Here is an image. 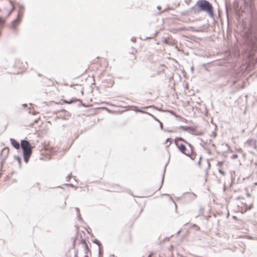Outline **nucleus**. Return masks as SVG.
Here are the masks:
<instances>
[{
	"instance_id": "nucleus-1",
	"label": "nucleus",
	"mask_w": 257,
	"mask_h": 257,
	"mask_svg": "<svg viewBox=\"0 0 257 257\" xmlns=\"http://www.w3.org/2000/svg\"><path fill=\"white\" fill-rule=\"evenodd\" d=\"M244 39L246 45L245 56L250 61H253L254 55L257 51V34L252 32L247 33Z\"/></svg>"
},
{
	"instance_id": "nucleus-2",
	"label": "nucleus",
	"mask_w": 257,
	"mask_h": 257,
	"mask_svg": "<svg viewBox=\"0 0 257 257\" xmlns=\"http://www.w3.org/2000/svg\"><path fill=\"white\" fill-rule=\"evenodd\" d=\"M196 5L199 8L200 11L206 12L211 17L214 16L212 5L206 0H198Z\"/></svg>"
},
{
	"instance_id": "nucleus-3",
	"label": "nucleus",
	"mask_w": 257,
	"mask_h": 257,
	"mask_svg": "<svg viewBox=\"0 0 257 257\" xmlns=\"http://www.w3.org/2000/svg\"><path fill=\"white\" fill-rule=\"evenodd\" d=\"M23 154L24 160L27 163L32 154V147L23 150Z\"/></svg>"
},
{
	"instance_id": "nucleus-4",
	"label": "nucleus",
	"mask_w": 257,
	"mask_h": 257,
	"mask_svg": "<svg viewBox=\"0 0 257 257\" xmlns=\"http://www.w3.org/2000/svg\"><path fill=\"white\" fill-rule=\"evenodd\" d=\"M9 153V149L8 147L4 148L1 153V158L2 160V164H3L4 161L7 158Z\"/></svg>"
},
{
	"instance_id": "nucleus-5",
	"label": "nucleus",
	"mask_w": 257,
	"mask_h": 257,
	"mask_svg": "<svg viewBox=\"0 0 257 257\" xmlns=\"http://www.w3.org/2000/svg\"><path fill=\"white\" fill-rule=\"evenodd\" d=\"M21 147L22 150H24L25 149H28L32 147L31 143L25 140H23L21 141Z\"/></svg>"
},
{
	"instance_id": "nucleus-6",
	"label": "nucleus",
	"mask_w": 257,
	"mask_h": 257,
	"mask_svg": "<svg viewBox=\"0 0 257 257\" xmlns=\"http://www.w3.org/2000/svg\"><path fill=\"white\" fill-rule=\"evenodd\" d=\"M177 146L179 149V150L181 152L182 154H184L185 155L187 156H190V153H186L185 151L186 150V148L185 146L183 144H181L180 145H177Z\"/></svg>"
},
{
	"instance_id": "nucleus-7",
	"label": "nucleus",
	"mask_w": 257,
	"mask_h": 257,
	"mask_svg": "<svg viewBox=\"0 0 257 257\" xmlns=\"http://www.w3.org/2000/svg\"><path fill=\"white\" fill-rule=\"evenodd\" d=\"M10 142L12 145L16 149H19L20 147V145L15 139L11 138Z\"/></svg>"
},
{
	"instance_id": "nucleus-8",
	"label": "nucleus",
	"mask_w": 257,
	"mask_h": 257,
	"mask_svg": "<svg viewBox=\"0 0 257 257\" xmlns=\"http://www.w3.org/2000/svg\"><path fill=\"white\" fill-rule=\"evenodd\" d=\"M246 143L248 144L249 146L253 148V149H255L256 146V141L254 139H248Z\"/></svg>"
},
{
	"instance_id": "nucleus-9",
	"label": "nucleus",
	"mask_w": 257,
	"mask_h": 257,
	"mask_svg": "<svg viewBox=\"0 0 257 257\" xmlns=\"http://www.w3.org/2000/svg\"><path fill=\"white\" fill-rule=\"evenodd\" d=\"M183 130L186 131H191L194 133V134L196 132V129L193 126H182Z\"/></svg>"
},
{
	"instance_id": "nucleus-10",
	"label": "nucleus",
	"mask_w": 257,
	"mask_h": 257,
	"mask_svg": "<svg viewBox=\"0 0 257 257\" xmlns=\"http://www.w3.org/2000/svg\"><path fill=\"white\" fill-rule=\"evenodd\" d=\"M81 242H82V243L84 244V252H85V253H87L90 251L88 245L86 243L84 239H82L81 240Z\"/></svg>"
},
{
	"instance_id": "nucleus-11",
	"label": "nucleus",
	"mask_w": 257,
	"mask_h": 257,
	"mask_svg": "<svg viewBox=\"0 0 257 257\" xmlns=\"http://www.w3.org/2000/svg\"><path fill=\"white\" fill-rule=\"evenodd\" d=\"M132 108H133V110L136 112H141V113H148L146 111L141 110L137 106H132Z\"/></svg>"
},
{
	"instance_id": "nucleus-12",
	"label": "nucleus",
	"mask_w": 257,
	"mask_h": 257,
	"mask_svg": "<svg viewBox=\"0 0 257 257\" xmlns=\"http://www.w3.org/2000/svg\"><path fill=\"white\" fill-rule=\"evenodd\" d=\"M244 205H245L244 212H246L247 210H251L253 208L252 204H250L249 205L245 204Z\"/></svg>"
},
{
	"instance_id": "nucleus-13",
	"label": "nucleus",
	"mask_w": 257,
	"mask_h": 257,
	"mask_svg": "<svg viewBox=\"0 0 257 257\" xmlns=\"http://www.w3.org/2000/svg\"><path fill=\"white\" fill-rule=\"evenodd\" d=\"M63 111L65 113L63 117L60 116V117H62L63 119H67L68 117L70 116L71 114L68 111H67L66 110H63Z\"/></svg>"
},
{
	"instance_id": "nucleus-14",
	"label": "nucleus",
	"mask_w": 257,
	"mask_h": 257,
	"mask_svg": "<svg viewBox=\"0 0 257 257\" xmlns=\"http://www.w3.org/2000/svg\"><path fill=\"white\" fill-rule=\"evenodd\" d=\"M178 141H182V142H184L185 143V142H187L186 141H185L183 138H181V137H178V138H176L175 140H174V142H175V143L176 144V145H178L177 144V142Z\"/></svg>"
},
{
	"instance_id": "nucleus-15",
	"label": "nucleus",
	"mask_w": 257,
	"mask_h": 257,
	"mask_svg": "<svg viewBox=\"0 0 257 257\" xmlns=\"http://www.w3.org/2000/svg\"><path fill=\"white\" fill-rule=\"evenodd\" d=\"M93 242L96 244L98 246V252H99V253H100V245L101 244L100 241L97 239H94L93 240Z\"/></svg>"
},
{
	"instance_id": "nucleus-16",
	"label": "nucleus",
	"mask_w": 257,
	"mask_h": 257,
	"mask_svg": "<svg viewBox=\"0 0 257 257\" xmlns=\"http://www.w3.org/2000/svg\"><path fill=\"white\" fill-rule=\"evenodd\" d=\"M14 159L15 160H17L18 162L19 166H20V167H21V157L18 156H15Z\"/></svg>"
},
{
	"instance_id": "nucleus-17",
	"label": "nucleus",
	"mask_w": 257,
	"mask_h": 257,
	"mask_svg": "<svg viewBox=\"0 0 257 257\" xmlns=\"http://www.w3.org/2000/svg\"><path fill=\"white\" fill-rule=\"evenodd\" d=\"M166 165H166L165 166V168H164V172H163V176H162V180H161V184L160 186L159 187V189H160L161 188V187H162V186L163 185V182H164V176H165V171H166Z\"/></svg>"
},
{
	"instance_id": "nucleus-18",
	"label": "nucleus",
	"mask_w": 257,
	"mask_h": 257,
	"mask_svg": "<svg viewBox=\"0 0 257 257\" xmlns=\"http://www.w3.org/2000/svg\"><path fill=\"white\" fill-rule=\"evenodd\" d=\"M21 15L22 14H20V12L18 13V17H17V18L15 19L14 20H13L12 21V23L13 24H15V23H16L17 22H20V20L19 19V18L20 17H21Z\"/></svg>"
},
{
	"instance_id": "nucleus-19",
	"label": "nucleus",
	"mask_w": 257,
	"mask_h": 257,
	"mask_svg": "<svg viewBox=\"0 0 257 257\" xmlns=\"http://www.w3.org/2000/svg\"><path fill=\"white\" fill-rule=\"evenodd\" d=\"M185 144H186L189 146V147L190 148V149H191V153L190 154V155H191L193 153V149H194V147H193V146L191 144H190L188 142H185Z\"/></svg>"
},
{
	"instance_id": "nucleus-20",
	"label": "nucleus",
	"mask_w": 257,
	"mask_h": 257,
	"mask_svg": "<svg viewBox=\"0 0 257 257\" xmlns=\"http://www.w3.org/2000/svg\"><path fill=\"white\" fill-rule=\"evenodd\" d=\"M75 210H76V211L77 212V218L79 219V220H82V218L81 217V215L79 213V209L77 207H76L75 208Z\"/></svg>"
},
{
	"instance_id": "nucleus-21",
	"label": "nucleus",
	"mask_w": 257,
	"mask_h": 257,
	"mask_svg": "<svg viewBox=\"0 0 257 257\" xmlns=\"http://www.w3.org/2000/svg\"><path fill=\"white\" fill-rule=\"evenodd\" d=\"M5 22V20L3 18H0V26H3Z\"/></svg>"
},
{
	"instance_id": "nucleus-22",
	"label": "nucleus",
	"mask_w": 257,
	"mask_h": 257,
	"mask_svg": "<svg viewBox=\"0 0 257 257\" xmlns=\"http://www.w3.org/2000/svg\"><path fill=\"white\" fill-rule=\"evenodd\" d=\"M189 197L192 199V200L193 199H194L195 198H196V195L194 193H191L190 194H189Z\"/></svg>"
},
{
	"instance_id": "nucleus-23",
	"label": "nucleus",
	"mask_w": 257,
	"mask_h": 257,
	"mask_svg": "<svg viewBox=\"0 0 257 257\" xmlns=\"http://www.w3.org/2000/svg\"><path fill=\"white\" fill-rule=\"evenodd\" d=\"M158 31H156V32H155V33L154 34V36H153V37H147V38H146V39L153 38V37L157 36V35H158Z\"/></svg>"
},
{
	"instance_id": "nucleus-24",
	"label": "nucleus",
	"mask_w": 257,
	"mask_h": 257,
	"mask_svg": "<svg viewBox=\"0 0 257 257\" xmlns=\"http://www.w3.org/2000/svg\"><path fill=\"white\" fill-rule=\"evenodd\" d=\"M19 11H22L24 9V6L23 5H20L19 6Z\"/></svg>"
},
{
	"instance_id": "nucleus-25",
	"label": "nucleus",
	"mask_w": 257,
	"mask_h": 257,
	"mask_svg": "<svg viewBox=\"0 0 257 257\" xmlns=\"http://www.w3.org/2000/svg\"><path fill=\"white\" fill-rule=\"evenodd\" d=\"M223 162H218L217 164V166L219 167H221L223 165Z\"/></svg>"
},
{
	"instance_id": "nucleus-26",
	"label": "nucleus",
	"mask_w": 257,
	"mask_h": 257,
	"mask_svg": "<svg viewBox=\"0 0 257 257\" xmlns=\"http://www.w3.org/2000/svg\"><path fill=\"white\" fill-rule=\"evenodd\" d=\"M74 100H71L70 101H67V100H64V102L66 103H67V104H71L73 102H74Z\"/></svg>"
},
{
	"instance_id": "nucleus-27",
	"label": "nucleus",
	"mask_w": 257,
	"mask_h": 257,
	"mask_svg": "<svg viewBox=\"0 0 257 257\" xmlns=\"http://www.w3.org/2000/svg\"><path fill=\"white\" fill-rule=\"evenodd\" d=\"M238 157V155L237 154H234L231 157V159H235Z\"/></svg>"
},
{
	"instance_id": "nucleus-28",
	"label": "nucleus",
	"mask_w": 257,
	"mask_h": 257,
	"mask_svg": "<svg viewBox=\"0 0 257 257\" xmlns=\"http://www.w3.org/2000/svg\"><path fill=\"white\" fill-rule=\"evenodd\" d=\"M147 114H149V115H151V116H152V117H153V118H154L156 121H158V122H160V121H159V119H157L156 117H155L153 115L151 114V113H149V112H148V113H147Z\"/></svg>"
},
{
	"instance_id": "nucleus-29",
	"label": "nucleus",
	"mask_w": 257,
	"mask_h": 257,
	"mask_svg": "<svg viewBox=\"0 0 257 257\" xmlns=\"http://www.w3.org/2000/svg\"><path fill=\"white\" fill-rule=\"evenodd\" d=\"M203 132H199L198 133H197L196 132L194 133V134L195 135H199V136H201L202 134H203Z\"/></svg>"
},
{
	"instance_id": "nucleus-30",
	"label": "nucleus",
	"mask_w": 257,
	"mask_h": 257,
	"mask_svg": "<svg viewBox=\"0 0 257 257\" xmlns=\"http://www.w3.org/2000/svg\"><path fill=\"white\" fill-rule=\"evenodd\" d=\"M238 79H237L236 80H232V84L234 85L238 81Z\"/></svg>"
},
{
	"instance_id": "nucleus-31",
	"label": "nucleus",
	"mask_w": 257,
	"mask_h": 257,
	"mask_svg": "<svg viewBox=\"0 0 257 257\" xmlns=\"http://www.w3.org/2000/svg\"><path fill=\"white\" fill-rule=\"evenodd\" d=\"M29 113H32L33 114H36V113H38V112H36L35 111L31 112L30 109L29 110Z\"/></svg>"
},
{
	"instance_id": "nucleus-32",
	"label": "nucleus",
	"mask_w": 257,
	"mask_h": 257,
	"mask_svg": "<svg viewBox=\"0 0 257 257\" xmlns=\"http://www.w3.org/2000/svg\"><path fill=\"white\" fill-rule=\"evenodd\" d=\"M226 146L227 147L228 150H229L230 151H232L230 147L228 144H226Z\"/></svg>"
},
{
	"instance_id": "nucleus-33",
	"label": "nucleus",
	"mask_w": 257,
	"mask_h": 257,
	"mask_svg": "<svg viewBox=\"0 0 257 257\" xmlns=\"http://www.w3.org/2000/svg\"><path fill=\"white\" fill-rule=\"evenodd\" d=\"M136 38L133 37V38H131V41L132 42H133L134 43H135L136 42Z\"/></svg>"
},
{
	"instance_id": "nucleus-34",
	"label": "nucleus",
	"mask_w": 257,
	"mask_h": 257,
	"mask_svg": "<svg viewBox=\"0 0 257 257\" xmlns=\"http://www.w3.org/2000/svg\"><path fill=\"white\" fill-rule=\"evenodd\" d=\"M22 106L23 108L25 109L27 106V104L26 103L23 104Z\"/></svg>"
},
{
	"instance_id": "nucleus-35",
	"label": "nucleus",
	"mask_w": 257,
	"mask_h": 257,
	"mask_svg": "<svg viewBox=\"0 0 257 257\" xmlns=\"http://www.w3.org/2000/svg\"><path fill=\"white\" fill-rule=\"evenodd\" d=\"M201 157L200 156L199 161L198 162V164L199 165H200L201 164Z\"/></svg>"
},
{
	"instance_id": "nucleus-36",
	"label": "nucleus",
	"mask_w": 257,
	"mask_h": 257,
	"mask_svg": "<svg viewBox=\"0 0 257 257\" xmlns=\"http://www.w3.org/2000/svg\"><path fill=\"white\" fill-rule=\"evenodd\" d=\"M201 143H200L201 145L202 144L203 145H205L206 144V143L204 141H203L202 139L201 140Z\"/></svg>"
},
{
	"instance_id": "nucleus-37",
	"label": "nucleus",
	"mask_w": 257,
	"mask_h": 257,
	"mask_svg": "<svg viewBox=\"0 0 257 257\" xmlns=\"http://www.w3.org/2000/svg\"><path fill=\"white\" fill-rule=\"evenodd\" d=\"M218 172H219L220 173H221V174H223V175H224V172H223L222 171H221V170H218Z\"/></svg>"
},
{
	"instance_id": "nucleus-38",
	"label": "nucleus",
	"mask_w": 257,
	"mask_h": 257,
	"mask_svg": "<svg viewBox=\"0 0 257 257\" xmlns=\"http://www.w3.org/2000/svg\"><path fill=\"white\" fill-rule=\"evenodd\" d=\"M159 123H160V128H161V129H162V128H163V124H162V123L161 122H160Z\"/></svg>"
},
{
	"instance_id": "nucleus-39",
	"label": "nucleus",
	"mask_w": 257,
	"mask_h": 257,
	"mask_svg": "<svg viewBox=\"0 0 257 257\" xmlns=\"http://www.w3.org/2000/svg\"><path fill=\"white\" fill-rule=\"evenodd\" d=\"M75 239H74L73 240V246L74 247L75 246Z\"/></svg>"
},
{
	"instance_id": "nucleus-40",
	"label": "nucleus",
	"mask_w": 257,
	"mask_h": 257,
	"mask_svg": "<svg viewBox=\"0 0 257 257\" xmlns=\"http://www.w3.org/2000/svg\"><path fill=\"white\" fill-rule=\"evenodd\" d=\"M150 106H145L143 107V109H147L148 108L150 107Z\"/></svg>"
},
{
	"instance_id": "nucleus-41",
	"label": "nucleus",
	"mask_w": 257,
	"mask_h": 257,
	"mask_svg": "<svg viewBox=\"0 0 257 257\" xmlns=\"http://www.w3.org/2000/svg\"><path fill=\"white\" fill-rule=\"evenodd\" d=\"M190 157V159L192 160H194V157H191L190 156H189Z\"/></svg>"
},
{
	"instance_id": "nucleus-42",
	"label": "nucleus",
	"mask_w": 257,
	"mask_h": 257,
	"mask_svg": "<svg viewBox=\"0 0 257 257\" xmlns=\"http://www.w3.org/2000/svg\"><path fill=\"white\" fill-rule=\"evenodd\" d=\"M157 9H159V10H160L161 9V6H158L157 7Z\"/></svg>"
},
{
	"instance_id": "nucleus-43",
	"label": "nucleus",
	"mask_w": 257,
	"mask_h": 257,
	"mask_svg": "<svg viewBox=\"0 0 257 257\" xmlns=\"http://www.w3.org/2000/svg\"><path fill=\"white\" fill-rule=\"evenodd\" d=\"M14 8L13 7V8L11 9V10L10 11V13H11V12L14 10Z\"/></svg>"
},
{
	"instance_id": "nucleus-44",
	"label": "nucleus",
	"mask_w": 257,
	"mask_h": 257,
	"mask_svg": "<svg viewBox=\"0 0 257 257\" xmlns=\"http://www.w3.org/2000/svg\"><path fill=\"white\" fill-rule=\"evenodd\" d=\"M212 146L213 147H214V148H215V145L214 144H212Z\"/></svg>"
},
{
	"instance_id": "nucleus-45",
	"label": "nucleus",
	"mask_w": 257,
	"mask_h": 257,
	"mask_svg": "<svg viewBox=\"0 0 257 257\" xmlns=\"http://www.w3.org/2000/svg\"><path fill=\"white\" fill-rule=\"evenodd\" d=\"M226 13L227 14L228 13V9H227V7H226Z\"/></svg>"
},
{
	"instance_id": "nucleus-46",
	"label": "nucleus",
	"mask_w": 257,
	"mask_h": 257,
	"mask_svg": "<svg viewBox=\"0 0 257 257\" xmlns=\"http://www.w3.org/2000/svg\"><path fill=\"white\" fill-rule=\"evenodd\" d=\"M170 199L172 201H173V202H174V201L173 200V198L171 197H170Z\"/></svg>"
},
{
	"instance_id": "nucleus-47",
	"label": "nucleus",
	"mask_w": 257,
	"mask_h": 257,
	"mask_svg": "<svg viewBox=\"0 0 257 257\" xmlns=\"http://www.w3.org/2000/svg\"><path fill=\"white\" fill-rule=\"evenodd\" d=\"M13 29H16V27L15 26H13Z\"/></svg>"
},
{
	"instance_id": "nucleus-48",
	"label": "nucleus",
	"mask_w": 257,
	"mask_h": 257,
	"mask_svg": "<svg viewBox=\"0 0 257 257\" xmlns=\"http://www.w3.org/2000/svg\"><path fill=\"white\" fill-rule=\"evenodd\" d=\"M170 140V139L169 138H168L166 139V142H167L168 141H169Z\"/></svg>"
},
{
	"instance_id": "nucleus-49",
	"label": "nucleus",
	"mask_w": 257,
	"mask_h": 257,
	"mask_svg": "<svg viewBox=\"0 0 257 257\" xmlns=\"http://www.w3.org/2000/svg\"><path fill=\"white\" fill-rule=\"evenodd\" d=\"M193 70V67H191V71H192Z\"/></svg>"
},
{
	"instance_id": "nucleus-50",
	"label": "nucleus",
	"mask_w": 257,
	"mask_h": 257,
	"mask_svg": "<svg viewBox=\"0 0 257 257\" xmlns=\"http://www.w3.org/2000/svg\"><path fill=\"white\" fill-rule=\"evenodd\" d=\"M247 196H249V197L250 196V194H247Z\"/></svg>"
},
{
	"instance_id": "nucleus-51",
	"label": "nucleus",
	"mask_w": 257,
	"mask_h": 257,
	"mask_svg": "<svg viewBox=\"0 0 257 257\" xmlns=\"http://www.w3.org/2000/svg\"><path fill=\"white\" fill-rule=\"evenodd\" d=\"M180 231H178V232H177V234H179V233H180Z\"/></svg>"
},
{
	"instance_id": "nucleus-52",
	"label": "nucleus",
	"mask_w": 257,
	"mask_h": 257,
	"mask_svg": "<svg viewBox=\"0 0 257 257\" xmlns=\"http://www.w3.org/2000/svg\"><path fill=\"white\" fill-rule=\"evenodd\" d=\"M85 257H89L88 255H85Z\"/></svg>"
},
{
	"instance_id": "nucleus-53",
	"label": "nucleus",
	"mask_w": 257,
	"mask_h": 257,
	"mask_svg": "<svg viewBox=\"0 0 257 257\" xmlns=\"http://www.w3.org/2000/svg\"><path fill=\"white\" fill-rule=\"evenodd\" d=\"M175 208L176 209L177 208V205L176 204H175Z\"/></svg>"
},
{
	"instance_id": "nucleus-54",
	"label": "nucleus",
	"mask_w": 257,
	"mask_h": 257,
	"mask_svg": "<svg viewBox=\"0 0 257 257\" xmlns=\"http://www.w3.org/2000/svg\"><path fill=\"white\" fill-rule=\"evenodd\" d=\"M151 255H152V254H150V255H149L148 257H151Z\"/></svg>"
},
{
	"instance_id": "nucleus-55",
	"label": "nucleus",
	"mask_w": 257,
	"mask_h": 257,
	"mask_svg": "<svg viewBox=\"0 0 257 257\" xmlns=\"http://www.w3.org/2000/svg\"><path fill=\"white\" fill-rule=\"evenodd\" d=\"M200 210H203L202 208H200Z\"/></svg>"
},
{
	"instance_id": "nucleus-56",
	"label": "nucleus",
	"mask_w": 257,
	"mask_h": 257,
	"mask_svg": "<svg viewBox=\"0 0 257 257\" xmlns=\"http://www.w3.org/2000/svg\"><path fill=\"white\" fill-rule=\"evenodd\" d=\"M172 247H173V246L172 245H171L170 248H172Z\"/></svg>"
},
{
	"instance_id": "nucleus-57",
	"label": "nucleus",
	"mask_w": 257,
	"mask_h": 257,
	"mask_svg": "<svg viewBox=\"0 0 257 257\" xmlns=\"http://www.w3.org/2000/svg\"><path fill=\"white\" fill-rule=\"evenodd\" d=\"M255 62L257 63V59L255 60Z\"/></svg>"
},
{
	"instance_id": "nucleus-58",
	"label": "nucleus",
	"mask_w": 257,
	"mask_h": 257,
	"mask_svg": "<svg viewBox=\"0 0 257 257\" xmlns=\"http://www.w3.org/2000/svg\"><path fill=\"white\" fill-rule=\"evenodd\" d=\"M172 131H169L168 132H172Z\"/></svg>"
},
{
	"instance_id": "nucleus-59",
	"label": "nucleus",
	"mask_w": 257,
	"mask_h": 257,
	"mask_svg": "<svg viewBox=\"0 0 257 257\" xmlns=\"http://www.w3.org/2000/svg\"><path fill=\"white\" fill-rule=\"evenodd\" d=\"M71 175V174H70V175H69V177H70Z\"/></svg>"
}]
</instances>
